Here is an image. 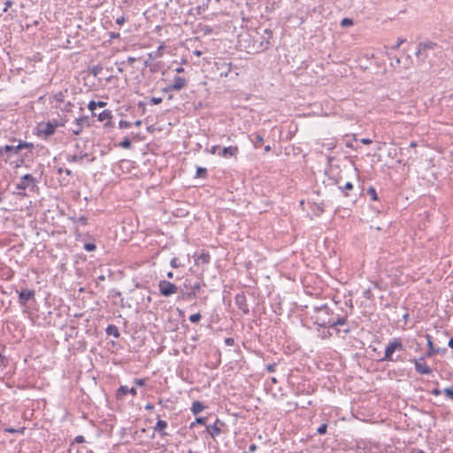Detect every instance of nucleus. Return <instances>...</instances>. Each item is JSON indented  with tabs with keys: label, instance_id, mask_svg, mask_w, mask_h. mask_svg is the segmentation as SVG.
Returning <instances> with one entry per match:
<instances>
[{
	"label": "nucleus",
	"instance_id": "59",
	"mask_svg": "<svg viewBox=\"0 0 453 453\" xmlns=\"http://www.w3.org/2000/svg\"><path fill=\"white\" fill-rule=\"evenodd\" d=\"M411 453H426L424 450L422 449H413L411 450Z\"/></svg>",
	"mask_w": 453,
	"mask_h": 453
},
{
	"label": "nucleus",
	"instance_id": "43",
	"mask_svg": "<svg viewBox=\"0 0 453 453\" xmlns=\"http://www.w3.org/2000/svg\"><path fill=\"white\" fill-rule=\"evenodd\" d=\"M126 20H127L126 17L124 15H122L116 19V24L121 26L126 22Z\"/></svg>",
	"mask_w": 453,
	"mask_h": 453
},
{
	"label": "nucleus",
	"instance_id": "63",
	"mask_svg": "<svg viewBox=\"0 0 453 453\" xmlns=\"http://www.w3.org/2000/svg\"><path fill=\"white\" fill-rule=\"evenodd\" d=\"M134 61H135V58H133V57H129V58H127V62H128L129 64H131V65H132V64H134Z\"/></svg>",
	"mask_w": 453,
	"mask_h": 453
},
{
	"label": "nucleus",
	"instance_id": "60",
	"mask_svg": "<svg viewBox=\"0 0 453 453\" xmlns=\"http://www.w3.org/2000/svg\"><path fill=\"white\" fill-rule=\"evenodd\" d=\"M233 342H234V340L232 338H226V345H232Z\"/></svg>",
	"mask_w": 453,
	"mask_h": 453
},
{
	"label": "nucleus",
	"instance_id": "35",
	"mask_svg": "<svg viewBox=\"0 0 453 453\" xmlns=\"http://www.w3.org/2000/svg\"><path fill=\"white\" fill-rule=\"evenodd\" d=\"M170 265L173 267V268H178L180 266H181V264L180 262V259L178 257H173L170 261Z\"/></svg>",
	"mask_w": 453,
	"mask_h": 453
},
{
	"label": "nucleus",
	"instance_id": "5",
	"mask_svg": "<svg viewBox=\"0 0 453 453\" xmlns=\"http://www.w3.org/2000/svg\"><path fill=\"white\" fill-rule=\"evenodd\" d=\"M438 48V44L434 42H423L418 46L416 56L419 58L425 59L428 58V50H435Z\"/></svg>",
	"mask_w": 453,
	"mask_h": 453
},
{
	"label": "nucleus",
	"instance_id": "42",
	"mask_svg": "<svg viewBox=\"0 0 453 453\" xmlns=\"http://www.w3.org/2000/svg\"><path fill=\"white\" fill-rule=\"evenodd\" d=\"M13 4V2L12 0H6L4 2V9L3 12H6L8 11V8L11 7Z\"/></svg>",
	"mask_w": 453,
	"mask_h": 453
},
{
	"label": "nucleus",
	"instance_id": "52",
	"mask_svg": "<svg viewBox=\"0 0 453 453\" xmlns=\"http://www.w3.org/2000/svg\"><path fill=\"white\" fill-rule=\"evenodd\" d=\"M404 42V39H398L396 44L394 46V49H398Z\"/></svg>",
	"mask_w": 453,
	"mask_h": 453
},
{
	"label": "nucleus",
	"instance_id": "30",
	"mask_svg": "<svg viewBox=\"0 0 453 453\" xmlns=\"http://www.w3.org/2000/svg\"><path fill=\"white\" fill-rule=\"evenodd\" d=\"M367 194L371 196V199L372 201H377L378 200L377 192H376V189L373 187H369L368 188Z\"/></svg>",
	"mask_w": 453,
	"mask_h": 453
},
{
	"label": "nucleus",
	"instance_id": "54",
	"mask_svg": "<svg viewBox=\"0 0 453 453\" xmlns=\"http://www.w3.org/2000/svg\"><path fill=\"white\" fill-rule=\"evenodd\" d=\"M441 392H442V391H441V389H439V388H434V389L432 390V394H433L434 395H440L441 394Z\"/></svg>",
	"mask_w": 453,
	"mask_h": 453
},
{
	"label": "nucleus",
	"instance_id": "55",
	"mask_svg": "<svg viewBox=\"0 0 453 453\" xmlns=\"http://www.w3.org/2000/svg\"><path fill=\"white\" fill-rule=\"evenodd\" d=\"M256 449H257V445H256V444L252 443V444H250V445L249 446V451H250V453L255 452V451H256Z\"/></svg>",
	"mask_w": 453,
	"mask_h": 453
},
{
	"label": "nucleus",
	"instance_id": "49",
	"mask_svg": "<svg viewBox=\"0 0 453 453\" xmlns=\"http://www.w3.org/2000/svg\"><path fill=\"white\" fill-rule=\"evenodd\" d=\"M6 358L0 353V366H5Z\"/></svg>",
	"mask_w": 453,
	"mask_h": 453
},
{
	"label": "nucleus",
	"instance_id": "58",
	"mask_svg": "<svg viewBox=\"0 0 453 453\" xmlns=\"http://www.w3.org/2000/svg\"><path fill=\"white\" fill-rule=\"evenodd\" d=\"M175 72L177 73H181L184 72V68L182 66H178L176 69H175Z\"/></svg>",
	"mask_w": 453,
	"mask_h": 453
},
{
	"label": "nucleus",
	"instance_id": "15",
	"mask_svg": "<svg viewBox=\"0 0 453 453\" xmlns=\"http://www.w3.org/2000/svg\"><path fill=\"white\" fill-rule=\"evenodd\" d=\"M87 117L76 118L73 124L74 127L71 129L72 133L75 135L80 134L82 132L83 123L87 121Z\"/></svg>",
	"mask_w": 453,
	"mask_h": 453
},
{
	"label": "nucleus",
	"instance_id": "3",
	"mask_svg": "<svg viewBox=\"0 0 453 453\" xmlns=\"http://www.w3.org/2000/svg\"><path fill=\"white\" fill-rule=\"evenodd\" d=\"M403 349V343L401 342V341L399 339L395 338L386 347L385 355L380 360L381 361H396V359L393 358L394 352L396 350L401 351Z\"/></svg>",
	"mask_w": 453,
	"mask_h": 453
},
{
	"label": "nucleus",
	"instance_id": "6",
	"mask_svg": "<svg viewBox=\"0 0 453 453\" xmlns=\"http://www.w3.org/2000/svg\"><path fill=\"white\" fill-rule=\"evenodd\" d=\"M158 289L163 296H170L177 292L178 288L175 284L168 280H162L158 283Z\"/></svg>",
	"mask_w": 453,
	"mask_h": 453
},
{
	"label": "nucleus",
	"instance_id": "40",
	"mask_svg": "<svg viewBox=\"0 0 453 453\" xmlns=\"http://www.w3.org/2000/svg\"><path fill=\"white\" fill-rule=\"evenodd\" d=\"M64 97H65V95H64L63 92H58V93L54 95V99L57 102H63L64 101Z\"/></svg>",
	"mask_w": 453,
	"mask_h": 453
},
{
	"label": "nucleus",
	"instance_id": "20",
	"mask_svg": "<svg viewBox=\"0 0 453 453\" xmlns=\"http://www.w3.org/2000/svg\"><path fill=\"white\" fill-rule=\"evenodd\" d=\"M106 104H107V103L104 102V101L95 102L92 100L88 103V108L91 111L92 115L96 116V113L95 112V111H96V107H104Z\"/></svg>",
	"mask_w": 453,
	"mask_h": 453
},
{
	"label": "nucleus",
	"instance_id": "27",
	"mask_svg": "<svg viewBox=\"0 0 453 453\" xmlns=\"http://www.w3.org/2000/svg\"><path fill=\"white\" fill-rule=\"evenodd\" d=\"M206 175H207V169L206 168L201 167V166L196 167V177L205 178Z\"/></svg>",
	"mask_w": 453,
	"mask_h": 453
},
{
	"label": "nucleus",
	"instance_id": "11",
	"mask_svg": "<svg viewBox=\"0 0 453 453\" xmlns=\"http://www.w3.org/2000/svg\"><path fill=\"white\" fill-rule=\"evenodd\" d=\"M415 370L417 372L420 374H431L432 369L426 364L424 361V357H420L416 359L415 362Z\"/></svg>",
	"mask_w": 453,
	"mask_h": 453
},
{
	"label": "nucleus",
	"instance_id": "28",
	"mask_svg": "<svg viewBox=\"0 0 453 453\" xmlns=\"http://www.w3.org/2000/svg\"><path fill=\"white\" fill-rule=\"evenodd\" d=\"M17 148H18V151H19L22 149H33L34 144L31 142H19V144L17 145Z\"/></svg>",
	"mask_w": 453,
	"mask_h": 453
},
{
	"label": "nucleus",
	"instance_id": "22",
	"mask_svg": "<svg viewBox=\"0 0 453 453\" xmlns=\"http://www.w3.org/2000/svg\"><path fill=\"white\" fill-rule=\"evenodd\" d=\"M105 332H106V334L108 335H112L115 338H119L120 336V334L119 332V328L115 325H109L106 327Z\"/></svg>",
	"mask_w": 453,
	"mask_h": 453
},
{
	"label": "nucleus",
	"instance_id": "9",
	"mask_svg": "<svg viewBox=\"0 0 453 453\" xmlns=\"http://www.w3.org/2000/svg\"><path fill=\"white\" fill-rule=\"evenodd\" d=\"M58 124H52L50 122L41 123L38 125V134H43L44 136H50L55 133Z\"/></svg>",
	"mask_w": 453,
	"mask_h": 453
},
{
	"label": "nucleus",
	"instance_id": "47",
	"mask_svg": "<svg viewBox=\"0 0 453 453\" xmlns=\"http://www.w3.org/2000/svg\"><path fill=\"white\" fill-rule=\"evenodd\" d=\"M74 441L75 442H78V443H81V442H84L85 441V439L82 435H77L75 438H74Z\"/></svg>",
	"mask_w": 453,
	"mask_h": 453
},
{
	"label": "nucleus",
	"instance_id": "64",
	"mask_svg": "<svg viewBox=\"0 0 453 453\" xmlns=\"http://www.w3.org/2000/svg\"><path fill=\"white\" fill-rule=\"evenodd\" d=\"M448 345L453 349V337L449 339Z\"/></svg>",
	"mask_w": 453,
	"mask_h": 453
},
{
	"label": "nucleus",
	"instance_id": "38",
	"mask_svg": "<svg viewBox=\"0 0 453 453\" xmlns=\"http://www.w3.org/2000/svg\"><path fill=\"white\" fill-rule=\"evenodd\" d=\"M443 393L451 400H453V388H446L443 389Z\"/></svg>",
	"mask_w": 453,
	"mask_h": 453
},
{
	"label": "nucleus",
	"instance_id": "33",
	"mask_svg": "<svg viewBox=\"0 0 453 453\" xmlns=\"http://www.w3.org/2000/svg\"><path fill=\"white\" fill-rule=\"evenodd\" d=\"M131 145V141L127 137L124 138V140L119 143V146L124 149H130Z\"/></svg>",
	"mask_w": 453,
	"mask_h": 453
},
{
	"label": "nucleus",
	"instance_id": "10",
	"mask_svg": "<svg viewBox=\"0 0 453 453\" xmlns=\"http://www.w3.org/2000/svg\"><path fill=\"white\" fill-rule=\"evenodd\" d=\"M222 426H224V423L217 418L214 424L206 426V431L211 438L215 439L221 434Z\"/></svg>",
	"mask_w": 453,
	"mask_h": 453
},
{
	"label": "nucleus",
	"instance_id": "53",
	"mask_svg": "<svg viewBox=\"0 0 453 453\" xmlns=\"http://www.w3.org/2000/svg\"><path fill=\"white\" fill-rule=\"evenodd\" d=\"M224 65H226V72H225L224 73H221V75L227 76V73H228V72L230 71V65H231V64L224 63Z\"/></svg>",
	"mask_w": 453,
	"mask_h": 453
},
{
	"label": "nucleus",
	"instance_id": "17",
	"mask_svg": "<svg viewBox=\"0 0 453 453\" xmlns=\"http://www.w3.org/2000/svg\"><path fill=\"white\" fill-rule=\"evenodd\" d=\"M187 86V80L180 76H174L173 83L171 84V88H173L175 91H179Z\"/></svg>",
	"mask_w": 453,
	"mask_h": 453
},
{
	"label": "nucleus",
	"instance_id": "44",
	"mask_svg": "<svg viewBox=\"0 0 453 453\" xmlns=\"http://www.w3.org/2000/svg\"><path fill=\"white\" fill-rule=\"evenodd\" d=\"M162 102L161 97H151L150 98V104L153 105L159 104Z\"/></svg>",
	"mask_w": 453,
	"mask_h": 453
},
{
	"label": "nucleus",
	"instance_id": "21",
	"mask_svg": "<svg viewBox=\"0 0 453 453\" xmlns=\"http://www.w3.org/2000/svg\"><path fill=\"white\" fill-rule=\"evenodd\" d=\"M167 427V422L162 419H158L154 426L155 431L160 432L161 436H165L167 434L165 432V429Z\"/></svg>",
	"mask_w": 453,
	"mask_h": 453
},
{
	"label": "nucleus",
	"instance_id": "45",
	"mask_svg": "<svg viewBox=\"0 0 453 453\" xmlns=\"http://www.w3.org/2000/svg\"><path fill=\"white\" fill-rule=\"evenodd\" d=\"M134 384L139 387H142L145 385V380L144 379H135Z\"/></svg>",
	"mask_w": 453,
	"mask_h": 453
},
{
	"label": "nucleus",
	"instance_id": "25",
	"mask_svg": "<svg viewBox=\"0 0 453 453\" xmlns=\"http://www.w3.org/2000/svg\"><path fill=\"white\" fill-rule=\"evenodd\" d=\"M112 118L111 111L104 110L97 115V119L99 121L110 120Z\"/></svg>",
	"mask_w": 453,
	"mask_h": 453
},
{
	"label": "nucleus",
	"instance_id": "8",
	"mask_svg": "<svg viewBox=\"0 0 453 453\" xmlns=\"http://www.w3.org/2000/svg\"><path fill=\"white\" fill-rule=\"evenodd\" d=\"M84 159L91 163L95 160V157H90L88 153L82 151L67 157V161L71 163L81 164Z\"/></svg>",
	"mask_w": 453,
	"mask_h": 453
},
{
	"label": "nucleus",
	"instance_id": "26",
	"mask_svg": "<svg viewBox=\"0 0 453 453\" xmlns=\"http://www.w3.org/2000/svg\"><path fill=\"white\" fill-rule=\"evenodd\" d=\"M335 184L338 185V188L339 189H341L342 191L345 192L347 190H351L353 189V184L350 182V181H348L346 182L343 186L340 185V181L339 180H335Z\"/></svg>",
	"mask_w": 453,
	"mask_h": 453
},
{
	"label": "nucleus",
	"instance_id": "62",
	"mask_svg": "<svg viewBox=\"0 0 453 453\" xmlns=\"http://www.w3.org/2000/svg\"><path fill=\"white\" fill-rule=\"evenodd\" d=\"M153 408H154V406L151 403H148L145 406V410H148V411H151V410H153Z\"/></svg>",
	"mask_w": 453,
	"mask_h": 453
},
{
	"label": "nucleus",
	"instance_id": "7",
	"mask_svg": "<svg viewBox=\"0 0 453 453\" xmlns=\"http://www.w3.org/2000/svg\"><path fill=\"white\" fill-rule=\"evenodd\" d=\"M19 296V303L21 306H25L27 301L35 299V291L34 289H21L16 290Z\"/></svg>",
	"mask_w": 453,
	"mask_h": 453
},
{
	"label": "nucleus",
	"instance_id": "29",
	"mask_svg": "<svg viewBox=\"0 0 453 453\" xmlns=\"http://www.w3.org/2000/svg\"><path fill=\"white\" fill-rule=\"evenodd\" d=\"M206 418L204 417H198L196 418V420L194 422H192L189 426V427L192 429L196 426V424H200V425H205L206 423Z\"/></svg>",
	"mask_w": 453,
	"mask_h": 453
},
{
	"label": "nucleus",
	"instance_id": "32",
	"mask_svg": "<svg viewBox=\"0 0 453 453\" xmlns=\"http://www.w3.org/2000/svg\"><path fill=\"white\" fill-rule=\"evenodd\" d=\"M254 144H255V147L256 148H258L259 146H261L264 142V138L261 134H255V139H254Z\"/></svg>",
	"mask_w": 453,
	"mask_h": 453
},
{
	"label": "nucleus",
	"instance_id": "36",
	"mask_svg": "<svg viewBox=\"0 0 453 453\" xmlns=\"http://www.w3.org/2000/svg\"><path fill=\"white\" fill-rule=\"evenodd\" d=\"M202 316L200 313H195L189 316V321L192 323H197L200 321Z\"/></svg>",
	"mask_w": 453,
	"mask_h": 453
},
{
	"label": "nucleus",
	"instance_id": "14",
	"mask_svg": "<svg viewBox=\"0 0 453 453\" xmlns=\"http://www.w3.org/2000/svg\"><path fill=\"white\" fill-rule=\"evenodd\" d=\"M347 316L334 314L333 311L331 312V328H335L338 326H343L346 324Z\"/></svg>",
	"mask_w": 453,
	"mask_h": 453
},
{
	"label": "nucleus",
	"instance_id": "37",
	"mask_svg": "<svg viewBox=\"0 0 453 453\" xmlns=\"http://www.w3.org/2000/svg\"><path fill=\"white\" fill-rule=\"evenodd\" d=\"M119 128H130L132 127V124L127 120L121 119L119 122Z\"/></svg>",
	"mask_w": 453,
	"mask_h": 453
},
{
	"label": "nucleus",
	"instance_id": "56",
	"mask_svg": "<svg viewBox=\"0 0 453 453\" xmlns=\"http://www.w3.org/2000/svg\"><path fill=\"white\" fill-rule=\"evenodd\" d=\"M363 144H371L372 143V140L369 139V138H362L361 141H360Z\"/></svg>",
	"mask_w": 453,
	"mask_h": 453
},
{
	"label": "nucleus",
	"instance_id": "41",
	"mask_svg": "<svg viewBox=\"0 0 453 453\" xmlns=\"http://www.w3.org/2000/svg\"><path fill=\"white\" fill-rule=\"evenodd\" d=\"M84 249L87 250V251H93L96 250V245L94 243H91V242H88V243H85L84 245Z\"/></svg>",
	"mask_w": 453,
	"mask_h": 453
},
{
	"label": "nucleus",
	"instance_id": "2",
	"mask_svg": "<svg viewBox=\"0 0 453 453\" xmlns=\"http://www.w3.org/2000/svg\"><path fill=\"white\" fill-rule=\"evenodd\" d=\"M36 187V180L34 176H32L29 173H27L23 175L19 181L16 184V188L19 190L18 192L20 196H25L26 194L23 192L27 188H30L31 190H34Z\"/></svg>",
	"mask_w": 453,
	"mask_h": 453
},
{
	"label": "nucleus",
	"instance_id": "1",
	"mask_svg": "<svg viewBox=\"0 0 453 453\" xmlns=\"http://www.w3.org/2000/svg\"><path fill=\"white\" fill-rule=\"evenodd\" d=\"M313 311L314 315L312 316V319H314V323L320 327L331 328L332 311L328 308V306L326 304H322L321 306H314Z\"/></svg>",
	"mask_w": 453,
	"mask_h": 453
},
{
	"label": "nucleus",
	"instance_id": "23",
	"mask_svg": "<svg viewBox=\"0 0 453 453\" xmlns=\"http://www.w3.org/2000/svg\"><path fill=\"white\" fill-rule=\"evenodd\" d=\"M204 408L205 406L203 404V403L199 401H195L192 403L191 411L193 412V414L196 415L202 411H203Z\"/></svg>",
	"mask_w": 453,
	"mask_h": 453
},
{
	"label": "nucleus",
	"instance_id": "16",
	"mask_svg": "<svg viewBox=\"0 0 453 453\" xmlns=\"http://www.w3.org/2000/svg\"><path fill=\"white\" fill-rule=\"evenodd\" d=\"M127 394H131L134 396L137 395V390L135 388H129L127 386H120L117 390L116 395L118 398H122Z\"/></svg>",
	"mask_w": 453,
	"mask_h": 453
},
{
	"label": "nucleus",
	"instance_id": "24",
	"mask_svg": "<svg viewBox=\"0 0 453 453\" xmlns=\"http://www.w3.org/2000/svg\"><path fill=\"white\" fill-rule=\"evenodd\" d=\"M8 152H12V153L17 154L19 152L17 145L16 146H13V145H4L3 147H0V155H3L4 153H8Z\"/></svg>",
	"mask_w": 453,
	"mask_h": 453
},
{
	"label": "nucleus",
	"instance_id": "13",
	"mask_svg": "<svg viewBox=\"0 0 453 453\" xmlns=\"http://www.w3.org/2000/svg\"><path fill=\"white\" fill-rule=\"evenodd\" d=\"M238 152H239V148L237 146H229V147H225L220 151H219V155L225 158H228L231 157H236Z\"/></svg>",
	"mask_w": 453,
	"mask_h": 453
},
{
	"label": "nucleus",
	"instance_id": "57",
	"mask_svg": "<svg viewBox=\"0 0 453 453\" xmlns=\"http://www.w3.org/2000/svg\"><path fill=\"white\" fill-rule=\"evenodd\" d=\"M370 296H371V290L370 289H366L364 292V296L366 297V298H370Z\"/></svg>",
	"mask_w": 453,
	"mask_h": 453
},
{
	"label": "nucleus",
	"instance_id": "19",
	"mask_svg": "<svg viewBox=\"0 0 453 453\" xmlns=\"http://www.w3.org/2000/svg\"><path fill=\"white\" fill-rule=\"evenodd\" d=\"M426 339L427 347H428V351L426 352V356L429 357H432L434 354L439 353V350L435 349L434 347V344H433V342H432V336L429 335V334H426Z\"/></svg>",
	"mask_w": 453,
	"mask_h": 453
},
{
	"label": "nucleus",
	"instance_id": "48",
	"mask_svg": "<svg viewBox=\"0 0 453 453\" xmlns=\"http://www.w3.org/2000/svg\"><path fill=\"white\" fill-rule=\"evenodd\" d=\"M219 149V145H214L212 146L211 149H210V153L211 154H216L218 150Z\"/></svg>",
	"mask_w": 453,
	"mask_h": 453
},
{
	"label": "nucleus",
	"instance_id": "34",
	"mask_svg": "<svg viewBox=\"0 0 453 453\" xmlns=\"http://www.w3.org/2000/svg\"><path fill=\"white\" fill-rule=\"evenodd\" d=\"M352 25H353V20L351 19H349V18H344L341 21V26L342 27H350Z\"/></svg>",
	"mask_w": 453,
	"mask_h": 453
},
{
	"label": "nucleus",
	"instance_id": "12",
	"mask_svg": "<svg viewBox=\"0 0 453 453\" xmlns=\"http://www.w3.org/2000/svg\"><path fill=\"white\" fill-rule=\"evenodd\" d=\"M234 302L237 307L244 313L250 312L249 306L247 304L246 296L243 294H237L234 297Z\"/></svg>",
	"mask_w": 453,
	"mask_h": 453
},
{
	"label": "nucleus",
	"instance_id": "4",
	"mask_svg": "<svg viewBox=\"0 0 453 453\" xmlns=\"http://www.w3.org/2000/svg\"><path fill=\"white\" fill-rule=\"evenodd\" d=\"M184 287L187 291L182 293L183 298L186 300H192L196 297V292L200 290L201 283L199 281H196L194 284H191L188 280H186Z\"/></svg>",
	"mask_w": 453,
	"mask_h": 453
},
{
	"label": "nucleus",
	"instance_id": "50",
	"mask_svg": "<svg viewBox=\"0 0 453 453\" xmlns=\"http://www.w3.org/2000/svg\"><path fill=\"white\" fill-rule=\"evenodd\" d=\"M87 221H88V219H87V218H86V217H84V216H81V217H80V218L78 219V222H80V223H81V224H82V225H86V224H87Z\"/></svg>",
	"mask_w": 453,
	"mask_h": 453
},
{
	"label": "nucleus",
	"instance_id": "18",
	"mask_svg": "<svg viewBox=\"0 0 453 453\" xmlns=\"http://www.w3.org/2000/svg\"><path fill=\"white\" fill-rule=\"evenodd\" d=\"M211 261V256L208 252H202L195 256L196 265H208Z\"/></svg>",
	"mask_w": 453,
	"mask_h": 453
},
{
	"label": "nucleus",
	"instance_id": "46",
	"mask_svg": "<svg viewBox=\"0 0 453 453\" xmlns=\"http://www.w3.org/2000/svg\"><path fill=\"white\" fill-rule=\"evenodd\" d=\"M275 368H276V365L275 364H269V365H266V370L269 372H275Z\"/></svg>",
	"mask_w": 453,
	"mask_h": 453
},
{
	"label": "nucleus",
	"instance_id": "31",
	"mask_svg": "<svg viewBox=\"0 0 453 453\" xmlns=\"http://www.w3.org/2000/svg\"><path fill=\"white\" fill-rule=\"evenodd\" d=\"M265 34L267 35V40L265 41V42L264 43V42H261V45L260 47L264 50V49H266L268 47V45L270 44V42H269V39L272 37V32L268 29H265Z\"/></svg>",
	"mask_w": 453,
	"mask_h": 453
},
{
	"label": "nucleus",
	"instance_id": "51",
	"mask_svg": "<svg viewBox=\"0 0 453 453\" xmlns=\"http://www.w3.org/2000/svg\"><path fill=\"white\" fill-rule=\"evenodd\" d=\"M109 35H110V38H111V39L119 38V33L110 32Z\"/></svg>",
	"mask_w": 453,
	"mask_h": 453
},
{
	"label": "nucleus",
	"instance_id": "39",
	"mask_svg": "<svg viewBox=\"0 0 453 453\" xmlns=\"http://www.w3.org/2000/svg\"><path fill=\"white\" fill-rule=\"evenodd\" d=\"M327 425L322 424L320 426L318 427L317 432L319 434H325L326 433Z\"/></svg>",
	"mask_w": 453,
	"mask_h": 453
},
{
	"label": "nucleus",
	"instance_id": "61",
	"mask_svg": "<svg viewBox=\"0 0 453 453\" xmlns=\"http://www.w3.org/2000/svg\"><path fill=\"white\" fill-rule=\"evenodd\" d=\"M174 90L173 88H171V85L165 87V88H163V91L164 92H169V91H173Z\"/></svg>",
	"mask_w": 453,
	"mask_h": 453
}]
</instances>
